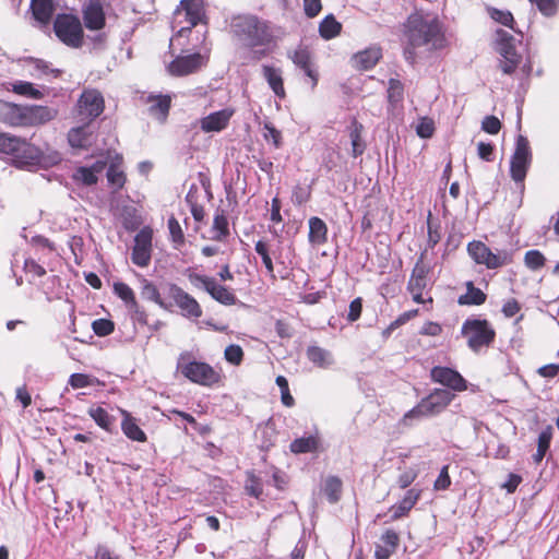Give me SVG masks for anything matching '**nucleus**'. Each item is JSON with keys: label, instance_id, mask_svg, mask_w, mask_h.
I'll return each instance as SVG.
<instances>
[{"label": "nucleus", "instance_id": "412c9836", "mask_svg": "<svg viewBox=\"0 0 559 559\" xmlns=\"http://www.w3.org/2000/svg\"><path fill=\"white\" fill-rule=\"evenodd\" d=\"M382 58V49L379 46H371L358 51L352 57L353 67L359 71L372 69Z\"/></svg>", "mask_w": 559, "mask_h": 559}, {"label": "nucleus", "instance_id": "cd10ccee", "mask_svg": "<svg viewBox=\"0 0 559 559\" xmlns=\"http://www.w3.org/2000/svg\"><path fill=\"white\" fill-rule=\"evenodd\" d=\"M206 293L224 306H234L237 302V297L233 289L217 284L215 278H213L212 284L207 287Z\"/></svg>", "mask_w": 559, "mask_h": 559}, {"label": "nucleus", "instance_id": "b1692460", "mask_svg": "<svg viewBox=\"0 0 559 559\" xmlns=\"http://www.w3.org/2000/svg\"><path fill=\"white\" fill-rule=\"evenodd\" d=\"M262 74L273 93L281 99L286 97L282 70L273 66H262Z\"/></svg>", "mask_w": 559, "mask_h": 559}, {"label": "nucleus", "instance_id": "393cba45", "mask_svg": "<svg viewBox=\"0 0 559 559\" xmlns=\"http://www.w3.org/2000/svg\"><path fill=\"white\" fill-rule=\"evenodd\" d=\"M430 376L439 384H468L456 370L449 367H433Z\"/></svg>", "mask_w": 559, "mask_h": 559}, {"label": "nucleus", "instance_id": "a878e982", "mask_svg": "<svg viewBox=\"0 0 559 559\" xmlns=\"http://www.w3.org/2000/svg\"><path fill=\"white\" fill-rule=\"evenodd\" d=\"M399 535L393 530H388L380 538V544L376 548L377 559H389L395 552L399 546Z\"/></svg>", "mask_w": 559, "mask_h": 559}, {"label": "nucleus", "instance_id": "de8ad7c7", "mask_svg": "<svg viewBox=\"0 0 559 559\" xmlns=\"http://www.w3.org/2000/svg\"><path fill=\"white\" fill-rule=\"evenodd\" d=\"M263 138L267 142L271 141L275 148H280L282 146V132L270 121L263 123Z\"/></svg>", "mask_w": 559, "mask_h": 559}, {"label": "nucleus", "instance_id": "7c9ffc66", "mask_svg": "<svg viewBox=\"0 0 559 559\" xmlns=\"http://www.w3.org/2000/svg\"><path fill=\"white\" fill-rule=\"evenodd\" d=\"M254 250L259 254V257L262 260V263L266 270L267 275L270 276L272 282L276 281V275L274 273V264L271 257V247L270 243L264 240L260 239L254 245Z\"/></svg>", "mask_w": 559, "mask_h": 559}, {"label": "nucleus", "instance_id": "423d86ee", "mask_svg": "<svg viewBox=\"0 0 559 559\" xmlns=\"http://www.w3.org/2000/svg\"><path fill=\"white\" fill-rule=\"evenodd\" d=\"M461 334L467 340V346L473 352L489 347L496 337V331L489 321L478 318L466 319L462 324Z\"/></svg>", "mask_w": 559, "mask_h": 559}, {"label": "nucleus", "instance_id": "c9c22d12", "mask_svg": "<svg viewBox=\"0 0 559 559\" xmlns=\"http://www.w3.org/2000/svg\"><path fill=\"white\" fill-rule=\"evenodd\" d=\"M88 415L93 418L98 427L106 431H111L115 417L100 406H92L88 408Z\"/></svg>", "mask_w": 559, "mask_h": 559}, {"label": "nucleus", "instance_id": "39448f33", "mask_svg": "<svg viewBox=\"0 0 559 559\" xmlns=\"http://www.w3.org/2000/svg\"><path fill=\"white\" fill-rule=\"evenodd\" d=\"M177 369L191 382L198 384H216L221 381V369L217 370L204 361L192 358L190 353L180 355Z\"/></svg>", "mask_w": 559, "mask_h": 559}, {"label": "nucleus", "instance_id": "a211bd4d", "mask_svg": "<svg viewBox=\"0 0 559 559\" xmlns=\"http://www.w3.org/2000/svg\"><path fill=\"white\" fill-rule=\"evenodd\" d=\"M84 26L88 31H100L106 26V14L99 1H91L82 9Z\"/></svg>", "mask_w": 559, "mask_h": 559}, {"label": "nucleus", "instance_id": "ea45409f", "mask_svg": "<svg viewBox=\"0 0 559 559\" xmlns=\"http://www.w3.org/2000/svg\"><path fill=\"white\" fill-rule=\"evenodd\" d=\"M419 491H415L414 489H411L406 492L404 499L401 501V503L395 508L393 518L399 519L403 515H405L417 502L419 499Z\"/></svg>", "mask_w": 559, "mask_h": 559}, {"label": "nucleus", "instance_id": "9b49d317", "mask_svg": "<svg viewBox=\"0 0 559 559\" xmlns=\"http://www.w3.org/2000/svg\"><path fill=\"white\" fill-rule=\"evenodd\" d=\"M209 62V55L194 52L177 56L168 66L167 71L173 76H187L200 71Z\"/></svg>", "mask_w": 559, "mask_h": 559}, {"label": "nucleus", "instance_id": "58836bf2", "mask_svg": "<svg viewBox=\"0 0 559 559\" xmlns=\"http://www.w3.org/2000/svg\"><path fill=\"white\" fill-rule=\"evenodd\" d=\"M141 295L144 299L157 304L162 308H166L164 300L160 297L159 290L155 284L146 278L141 281Z\"/></svg>", "mask_w": 559, "mask_h": 559}, {"label": "nucleus", "instance_id": "37998d69", "mask_svg": "<svg viewBox=\"0 0 559 559\" xmlns=\"http://www.w3.org/2000/svg\"><path fill=\"white\" fill-rule=\"evenodd\" d=\"M551 427H548L547 429L543 430L538 436V444H537V451L533 455L534 462L539 463L544 459L546 452L549 449L550 440H551Z\"/></svg>", "mask_w": 559, "mask_h": 559}, {"label": "nucleus", "instance_id": "72a5a7b5", "mask_svg": "<svg viewBox=\"0 0 559 559\" xmlns=\"http://www.w3.org/2000/svg\"><path fill=\"white\" fill-rule=\"evenodd\" d=\"M328 228L325 223L319 217L309 219V241L313 245H322L326 241Z\"/></svg>", "mask_w": 559, "mask_h": 559}, {"label": "nucleus", "instance_id": "864d4df0", "mask_svg": "<svg viewBox=\"0 0 559 559\" xmlns=\"http://www.w3.org/2000/svg\"><path fill=\"white\" fill-rule=\"evenodd\" d=\"M225 359L234 366H239L243 359V350L240 345L230 344L225 348Z\"/></svg>", "mask_w": 559, "mask_h": 559}, {"label": "nucleus", "instance_id": "9d476101", "mask_svg": "<svg viewBox=\"0 0 559 559\" xmlns=\"http://www.w3.org/2000/svg\"><path fill=\"white\" fill-rule=\"evenodd\" d=\"M467 250L476 263L485 264L488 269H497L510 262L507 251L493 253L490 248L480 241L469 242Z\"/></svg>", "mask_w": 559, "mask_h": 559}, {"label": "nucleus", "instance_id": "09e8293b", "mask_svg": "<svg viewBox=\"0 0 559 559\" xmlns=\"http://www.w3.org/2000/svg\"><path fill=\"white\" fill-rule=\"evenodd\" d=\"M512 36H509L508 38H502L500 44L499 52L506 60H513L521 62L522 57L516 52L515 47L512 45Z\"/></svg>", "mask_w": 559, "mask_h": 559}, {"label": "nucleus", "instance_id": "4be33fe9", "mask_svg": "<svg viewBox=\"0 0 559 559\" xmlns=\"http://www.w3.org/2000/svg\"><path fill=\"white\" fill-rule=\"evenodd\" d=\"M146 103L150 105L148 112L151 116L160 122L166 121L171 106V97L169 95H150L146 98Z\"/></svg>", "mask_w": 559, "mask_h": 559}, {"label": "nucleus", "instance_id": "7ed1b4c3", "mask_svg": "<svg viewBox=\"0 0 559 559\" xmlns=\"http://www.w3.org/2000/svg\"><path fill=\"white\" fill-rule=\"evenodd\" d=\"M57 114L48 106L4 103L0 109V121L13 128L36 127L53 120Z\"/></svg>", "mask_w": 559, "mask_h": 559}, {"label": "nucleus", "instance_id": "f704fd0d", "mask_svg": "<svg viewBox=\"0 0 559 559\" xmlns=\"http://www.w3.org/2000/svg\"><path fill=\"white\" fill-rule=\"evenodd\" d=\"M319 448V438L317 436H308L295 439L289 449L295 454L316 452Z\"/></svg>", "mask_w": 559, "mask_h": 559}, {"label": "nucleus", "instance_id": "8fccbe9b", "mask_svg": "<svg viewBox=\"0 0 559 559\" xmlns=\"http://www.w3.org/2000/svg\"><path fill=\"white\" fill-rule=\"evenodd\" d=\"M533 4L536 5L538 11L547 16H554L557 14L559 10V0H530Z\"/></svg>", "mask_w": 559, "mask_h": 559}, {"label": "nucleus", "instance_id": "c85d7f7f", "mask_svg": "<svg viewBox=\"0 0 559 559\" xmlns=\"http://www.w3.org/2000/svg\"><path fill=\"white\" fill-rule=\"evenodd\" d=\"M465 287L466 293L457 298L460 306H480L486 302L487 295L480 288L475 287L472 281H467Z\"/></svg>", "mask_w": 559, "mask_h": 559}, {"label": "nucleus", "instance_id": "13d9d810", "mask_svg": "<svg viewBox=\"0 0 559 559\" xmlns=\"http://www.w3.org/2000/svg\"><path fill=\"white\" fill-rule=\"evenodd\" d=\"M490 16L492 20H495L496 22L504 25V26H508L510 28H513V22H514V19H513V15L510 11H502V10H498V9H492L490 11Z\"/></svg>", "mask_w": 559, "mask_h": 559}, {"label": "nucleus", "instance_id": "3c124183", "mask_svg": "<svg viewBox=\"0 0 559 559\" xmlns=\"http://www.w3.org/2000/svg\"><path fill=\"white\" fill-rule=\"evenodd\" d=\"M545 261L544 254L538 250H528L524 257L525 265L533 271L542 269L545 265Z\"/></svg>", "mask_w": 559, "mask_h": 559}, {"label": "nucleus", "instance_id": "a19ab883", "mask_svg": "<svg viewBox=\"0 0 559 559\" xmlns=\"http://www.w3.org/2000/svg\"><path fill=\"white\" fill-rule=\"evenodd\" d=\"M246 492L255 498L261 499L263 495V484L261 478L257 476L253 472L247 473V480L245 485Z\"/></svg>", "mask_w": 559, "mask_h": 559}, {"label": "nucleus", "instance_id": "f257e3e1", "mask_svg": "<svg viewBox=\"0 0 559 559\" xmlns=\"http://www.w3.org/2000/svg\"><path fill=\"white\" fill-rule=\"evenodd\" d=\"M406 46L404 57L407 62H416V49L424 47L427 51L442 49L445 46L443 25L432 13L415 12L404 24Z\"/></svg>", "mask_w": 559, "mask_h": 559}, {"label": "nucleus", "instance_id": "c756f323", "mask_svg": "<svg viewBox=\"0 0 559 559\" xmlns=\"http://www.w3.org/2000/svg\"><path fill=\"white\" fill-rule=\"evenodd\" d=\"M306 356L310 362L319 368H328L334 364L333 355L318 345H310L306 350Z\"/></svg>", "mask_w": 559, "mask_h": 559}, {"label": "nucleus", "instance_id": "f8f14e48", "mask_svg": "<svg viewBox=\"0 0 559 559\" xmlns=\"http://www.w3.org/2000/svg\"><path fill=\"white\" fill-rule=\"evenodd\" d=\"M429 267L424 263L423 255L416 262L407 283V290L417 304L432 302V298L424 299L423 294L427 288Z\"/></svg>", "mask_w": 559, "mask_h": 559}, {"label": "nucleus", "instance_id": "0eeeda50", "mask_svg": "<svg viewBox=\"0 0 559 559\" xmlns=\"http://www.w3.org/2000/svg\"><path fill=\"white\" fill-rule=\"evenodd\" d=\"M0 153L12 156L20 164H31L38 157V150L26 139L5 132H0Z\"/></svg>", "mask_w": 559, "mask_h": 559}, {"label": "nucleus", "instance_id": "20e7f679", "mask_svg": "<svg viewBox=\"0 0 559 559\" xmlns=\"http://www.w3.org/2000/svg\"><path fill=\"white\" fill-rule=\"evenodd\" d=\"M52 28L59 41L69 48L79 49L84 45V27L76 14L58 13Z\"/></svg>", "mask_w": 559, "mask_h": 559}, {"label": "nucleus", "instance_id": "e2e57ef3", "mask_svg": "<svg viewBox=\"0 0 559 559\" xmlns=\"http://www.w3.org/2000/svg\"><path fill=\"white\" fill-rule=\"evenodd\" d=\"M481 129L489 134H497L501 129V122L495 116H486L481 122Z\"/></svg>", "mask_w": 559, "mask_h": 559}, {"label": "nucleus", "instance_id": "dca6fc26", "mask_svg": "<svg viewBox=\"0 0 559 559\" xmlns=\"http://www.w3.org/2000/svg\"><path fill=\"white\" fill-rule=\"evenodd\" d=\"M467 386H447L444 389H435L428 396L424 397L419 403L427 414L433 416L440 413L451 402L454 394L453 391H463Z\"/></svg>", "mask_w": 559, "mask_h": 559}, {"label": "nucleus", "instance_id": "052dcab7", "mask_svg": "<svg viewBox=\"0 0 559 559\" xmlns=\"http://www.w3.org/2000/svg\"><path fill=\"white\" fill-rule=\"evenodd\" d=\"M25 273L33 275L34 277H43L46 274V270L43 265L37 263L34 259H26L23 266Z\"/></svg>", "mask_w": 559, "mask_h": 559}, {"label": "nucleus", "instance_id": "2f4dec72", "mask_svg": "<svg viewBox=\"0 0 559 559\" xmlns=\"http://www.w3.org/2000/svg\"><path fill=\"white\" fill-rule=\"evenodd\" d=\"M213 240L225 241L229 236V224L224 210H217L213 219Z\"/></svg>", "mask_w": 559, "mask_h": 559}, {"label": "nucleus", "instance_id": "79ce46f5", "mask_svg": "<svg viewBox=\"0 0 559 559\" xmlns=\"http://www.w3.org/2000/svg\"><path fill=\"white\" fill-rule=\"evenodd\" d=\"M186 202L190 207V212L192 214L193 219L197 223H202L205 218V209L204 206L198 202V197L191 190L186 195Z\"/></svg>", "mask_w": 559, "mask_h": 559}, {"label": "nucleus", "instance_id": "bb28decb", "mask_svg": "<svg viewBox=\"0 0 559 559\" xmlns=\"http://www.w3.org/2000/svg\"><path fill=\"white\" fill-rule=\"evenodd\" d=\"M121 414L123 416L121 421V429L126 437L133 441L145 442L147 437L138 425L136 419L132 417L131 414L127 411H121Z\"/></svg>", "mask_w": 559, "mask_h": 559}, {"label": "nucleus", "instance_id": "473e14b6", "mask_svg": "<svg viewBox=\"0 0 559 559\" xmlns=\"http://www.w3.org/2000/svg\"><path fill=\"white\" fill-rule=\"evenodd\" d=\"M342 24L336 21L333 14L326 15L319 24V34L325 39L330 40L338 36L342 32Z\"/></svg>", "mask_w": 559, "mask_h": 559}, {"label": "nucleus", "instance_id": "6e6d98bb", "mask_svg": "<svg viewBox=\"0 0 559 559\" xmlns=\"http://www.w3.org/2000/svg\"><path fill=\"white\" fill-rule=\"evenodd\" d=\"M427 227H428V245L433 248L441 240V227L439 224L432 223V214L428 213L427 217Z\"/></svg>", "mask_w": 559, "mask_h": 559}, {"label": "nucleus", "instance_id": "6ab92c4d", "mask_svg": "<svg viewBox=\"0 0 559 559\" xmlns=\"http://www.w3.org/2000/svg\"><path fill=\"white\" fill-rule=\"evenodd\" d=\"M233 115L234 110L228 108L212 112L201 119V129L204 132H219L228 126Z\"/></svg>", "mask_w": 559, "mask_h": 559}, {"label": "nucleus", "instance_id": "a18cd8bd", "mask_svg": "<svg viewBox=\"0 0 559 559\" xmlns=\"http://www.w3.org/2000/svg\"><path fill=\"white\" fill-rule=\"evenodd\" d=\"M12 91L15 94L26 96L33 99H40L43 98L44 94L34 87L33 83L25 82V81H19L12 85Z\"/></svg>", "mask_w": 559, "mask_h": 559}, {"label": "nucleus", "instance_id": "f3484780", "mask_svg": "<svg viewBox=\"0 0 559 559\" xmlns=\"http://www.w3.org/2000/svg\"><path fill=\"white\" fill-rule=\"evenodd\" d=\"M114 293L124 302L126 307L132 314V318L141 324H147V313L139 305L135 299L134 292L132 288L123 283L117 282L114 284Z\"/></svg>", "mask_w": 559, "mask_h": 559}, {"label": "nucleus", "instance_id": "e433bc0d", "mask_svg": "<svg viewBox=\"0 0 559 559\" xmlns=\"http://www.w3.org/2000/svg\"><path fill=\"white\" fill-rule=\"evenodd\" d=\"M106 176L108 183L116 192L121 190L127 182V176L121 169L120 163H111L107 169Z\"/></svg>", "mask_w": 559, "mask_h": 559}, {"label": "nucleus", "instance_id": "bf43d9fd", "mask_svg": "<svg viewBox=\"0 0 559 559\" xmlns=\"http://www.w3.org/2000/svg\"><path fill=\"white\" fill-rule=\"evenodd\" d=\"M187 277L193 286L198 287L201 284L205 290H207V287L212 284L214 278L192 272L190 269L187 270Z\"/></svg>", "mask_w": 559, "mask_h": 559}, {"label": "nucleus", "instance_id": "ddd939ff", "mask_svg": "<svg viewBox=\"0 0 559 559\" xmlns=\"http://www.w3.org/2000/svg\"><path fill=\"white\" fill-rule=\"evenodd\" d=\"M152 240L153 229L148 226L143 227L135 235L131 253V260L135 265L145 267L150 264L152 259Z\"/></svg>", "mask_w": 559, "mask_h": 559}, {"label": "nucleus", "instance_id": "774afa93", "mask_svg": "<svg viewBox=\"0 0 559 559\" xmlns=\"http://www.w3.org/2000/svg\"><path fill=\"white\" fill-rule=\"evenodd\" d=\"M275 332L281 338H290L294 334L292 325L285 320H276Z\"/></svg>", "mask_w": 559, "mask_h": 559}, {"label": "nucleus", "instance_id": "5fc2aeb1", "mask_svg": "<svg viewBox=\"0 0 559 559\" xmlns=\"http://www.w3.org/2000/svg\"><path fill=\"white\" fill-rule=\"evenodd\" d=\"M92 329L97 336H107L114 332L115 323L102 318L93 321Z\"/></svg>", "mask_w": 559, "mask_h": 559}, {"label": "nucleus", "instance_id": "4468645a", "mask_svg": "<svg viewBox=\"0 0 559 559\" xmlns=\"http://www.w3.org/2000/svg\"><path fill=\"white\" fill-rule=\"evenodd\" d=\"M287 56L293 61V63L302 70L305 75L309 78L311 90L314 91L319 82V72L314 68L313 57L310 48L305 45H299L293 51H289Z\"/></svg>", "mask_w": 559, "mask_h": 559}, {"label": "nucleus", "instance_id": "4c0bfd02", "mask_svg": "<svg viewBox=\"0 0 559 559\" xmlns=\"http://www.w3.org/2000/svg\"><path fill=\"white\" fill-rule=\"evenodd\" d=\"M167 227L169 230V239L175 249H180L186 243V237L183 229L179 223V221L171 215L167 221Z\"/></svg>", "mask_w": 559, "mask_h": 559}, {"label": "nucleus", "instance_id": "603ef678", "mask_svg": "<svg viewBox=\"0 0 559 559\" xmlns=\"http://www.w3.org/2000/svg\"><path fill=\"white\" fill-rule=\"evenodd\" d=\"M404 94V86L397 79H390L389 80V87H388V98L389 102L392 104H397L402 102Z\"/></svg>", "mask_w": 559, "mask_h": 559}, {"label": "nucleus", "instance_id": "c03bdc74", "mask_svg": "<svg viewBox=\"0 0 559 559\" xmlns=\"http://www.w3.org/2000/svg\"><path fill=\"white\" fill-rule=\"evenodd\" d=\"M323 490L329 501L334 503L338 501L341 497L342 481L337 477L331 476L325 479Z\"/></svg>", "mask_w": 559, "mask_h": 559}, {"label": "nucleus", "instance_id": "2eb2a0df", "mask_svg": "<svg viewBox=\"0 0 559 559\" xmlns=\"http://www.w3.org/2000/svg\"><path fill=\"white\" fill-rule=\"evenodd\" d=\"M168 296L185 317L198 319L202 316L203 311L200 304L180 286L170 284L168 287Z\"/></svg>", "mask_w": 559, "mask_h": 559}, {"label": "nucleus", "instance_id": "338daca9", "mask_svg": "<svg viewBox=\"0 0 559 559\" xmlns=\"http://www.w3.org/2000/svg\"><path fill=\"white\" fill-rule=\"evenodd\" d=\"M310 198V192L307 188L305 187H301V186H296L293 190V194H292V201L295 203V204H298V205H301L304 203H306Z\"/></svg>", "mask_w": 559, "mask_h": 559}, {"label": "nucleus", "instance_id": "69168bd1", "mask_svg": "<svg viewBox=\"0 0 559 559\" xmlns=\"http://www.w3.org/2000/svg\"><path fill=\"white\" fill-rule=\"evenodd\" d=\"M435 131L433 122L430 119L424 118L420 120L416 128L417 134L423 139L432 136Z\"/></svg>", "mask_w": 559, "mask_h": 559}, {"label": "nucleus", "instance_id": "4d7b16f0", "mask_svg": "<svg viewBox=\"0 0 559 559\" xmlns=\"http://www.w3.org/2000/svg\"><path fill=\"white\" fill-rule=\"evenodd\" d=\"M68 140L73 147H83L86 142V134L83 127L73 128L68 133Z\"/></svg>", "mask_w": 559, "mask_h": 559}, {"label": "nucleus", "instance_id": "aec40b11", "mask_svg": "<svg viewBox=\"0 0 559 559\" xmlns=\"http://www.w3.org/2000/svg\"><path fill=\"white\" fill-rule=\"evenodd\" d=\"M107 166L106 160H96L92 166H81L75 169L72 175V179L76 183L90 187L94 186L98 181V175L104 171Z\"/></svg>", "mask_w": 559, "mask_h": 559}, {"label": "nucleus", "instance_id": "1a4fd4ad", "mask_svg": "<svg viewBox=\"0 0 559 559\" xmlns=\"http://www.w3.org/2000/svg\"><path fill=\"white\" fill-rule=\"evenodd\" d=\"M532 160V153L527 139L519 135L516 139L515 151L511 157L510 174L515 182H523L528 166Z\"/></svg>", "mask_w": 559, "mask_h": 559}, {"label": "nucleus", "instance_id": "680f3d73", "mask_svg": "<svg viewBox=\"0 0 559 559\" xmlns=\"http://www.w3.org/2000/svg\"><path fill=\"white\" fill-rule=\"evenodd\" d=\"M365 150V144L361 142L358 134V127L356 121H352V152L354 156L361 154Z\"/></svg>", "mask_w": 559, "mask_h": 559}, {"label": "nucleus", "instance_id": "5701e85b", "mask_svg": "<svg viewBox=\"0 0 559 559\" xmlns=\"http://www.w3.org/2000/svg\"><path fill=\"white\" fill-rule=\"evenodd\" d=\"M29 10L33 19L46 26L51 22L55 12L53 0H31Z\"/></svg>", "mask_w": 559, "mask_h": 559}, {"label": "nucleus", "instance_id": "49530a36", "mask_svg": "<svg viewBox=\"0 0 559 559\" xmlns=\"http://www.w3.org/2000/svg\"><path fill=\"white\" fill-rule=\"evenodd\" d=\"M430 415L426 413L421 404L418 403L415 407L408 411L401 419L400 424L405 427L413 426L416 421H419Z\"/></svg>", "mask_w": 559, "mask_h": 559}, {"label": "nucleus", "instance_id": "0e129e2a", "mask_svg": "<svg viewBox=\"0 0 559 559\" xmlns=\"http://www.w3.org/2000/svg\"><path fill=\"white\" fill-rule=\"evenodd\" d=\"M304 2V11L307 17L313 19L322 10L321 0H302Z\"/></svg>", "mask_w": 559, "mask_h": 559}, {"label": "nucleus", "instance_id": "6e6552de", "mask_svg": "<svg viewBox=\"0 0 559 559\" xmlns=\"http://www.w3.org/2000/svg\"><path fill=\"white\" fill-rule=\"evenodd\" d=\"M76 108L81 120L91 122L103 114L105 109V100L99 91L95 88H86L80 95Z\"/></svg>", "mask_w": 559, "mask_h": 559}, {"label": "nucleus", "instance_id": "f03ea898", "mask_svg": "<svg viewBox=\"0 0 559 559\" xmlns=\"http://www.w3.org/2000/svg\"><path fill=\"white\" fill-rule=\"evenodd\" d=\"M230 32L249 48L269 46L276 40L271 23L255 14L233 16Z\"/></svg>", "mask_w": 559, "mask_h": 559}]
</instances>
